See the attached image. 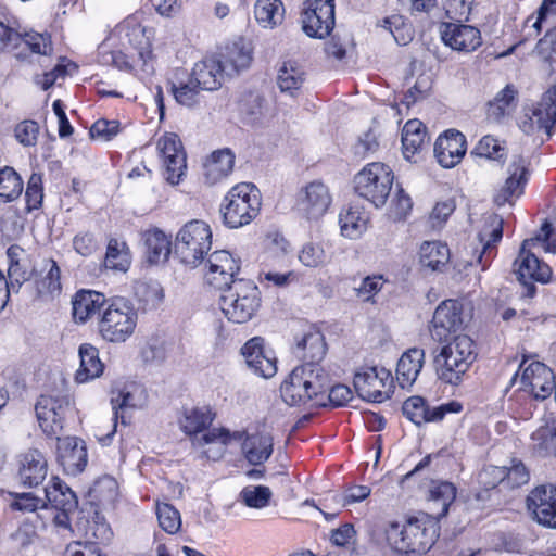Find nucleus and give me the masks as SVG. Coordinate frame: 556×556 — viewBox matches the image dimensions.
<instances>
[{
  "instance_id": "f257e3e1",
  "label": "nucleus",
  "mask_w": 556,
  "mask_h": 556,
  "mask_svg": "<svg viewBox=\"0 0 556 556\" xmlns=\"http://www.w3.org/2000/svg\"><path fill=\"white\" fill-rule=\"evenodd\" d=\"M207 264L205 281L222 291L219 305L227 319L237 324L252 319L261 306V292L252 280L235 278L240 270L239 261L220 250L208 256Z\"/></svg>"
},
{
  "instance_id": "f03ea898",
  "label": "nucleus",
  "mask_w": 556,
  "mask_h": 556,
  "mask_svg": "<svg viewBox=\"0 0 556 556\" xmlns=\"http://www.w3.org/2000/svg\"><path fill=\"white\" fill-rule=\"evenodd\" d=\"M439 519L426 513H419L400 526L391 522L386 529L388 544L396 552L422 554L428 552L439 536Z\"/></svg>"
},
{
  "instance_id": "7ed1b4c3",
  "label": "nucleus",
  "mask_w": 556,
  "mask_h": 556,
  "mask_svg": "<svg viewBox=\"0 0 556 556\" xmlns=\"http://www.w3.org/2000/svg\"><path fill=\"white\" fill-rule=\"evenodd\" d=\"M328 375L320 366L303 364L295 367L280 387L283 402L290 406L325 405Z\"/></svg>"
},
{
  "instance_id": "20e7f679",
  "label": "nucleus",
  "mask_w": 556,
  "mask_h": 556,
  "mask_svg": "<svg viewBox=\"0 0 556 556\" xmlns=\"http://www.w3.org/2000/svg\"><path fill=\"white\" fill-rule=\"evenodd\" d=\"M137 321L138 313L132 302L124 296H113L100 313L98 331L110 343H124L134 334Z\"/></svg>"
},
{
  "instance_id": "39448f33",
  "label": "nucleus",
  "mask_w": 556,
  "mask_h": 556,
  "mask_svg": "<svg viewBox=\"0 0 556 556\" xmlns=\"http://www.w3.org/2000/svg\"><path fill=\"white\" fill-rule=\"evenodd\" d=\"M475 348L473 340L466 334L456 336L452 342L442 346L433 361L439 379L458 384L476 359Z\"/></svg>"
},
{
  "instance_id": "423d86ee",
  "label": "nucleus",
  "mask_w": 556,
  "mask_h": 556,
  "mask_svg": "<svg viewBox=\"0 0 556 556\" xmlns=\"http://www.w3.org/2000/svg\"><path fill=\"white\" fill-rule=\"evenodd\" d=\"M260 190L250 182L232 187L220 205L224 224L229 228L245 226L254 219L261 210Z\"/></svg>"
},
{
  "instance_id": "0eeeda50",
  "label": "nucleus",
  "mask_w": 556,
  "mask_h": 556,
  "mask_svg": "<svg viewBox=\"0 0 556 556\" xmlns=\"http://www.w3.org/2000/svg\"><path fill=\"white\" fill-rule=\"evenodd\" d=\"M212 245V231L210 226L199 219L186 223L178 231L174 244V252L180 262L197 267L207 254Z\"/></svg>"
},
{
  "instance_id": "6e6552de",
  "label": "nucleus",
  "mask_w": 556,
  "mask_h": 556,
  "mask_svg": "<svg viewBox=\"0 0 556 556\" xmlns=\"http://www.w3.org/2000/svg\"><path fill=\"white\" fill-rule=\"evenodd\" d=\"M393 180V172L388 165L374 162L355 175L354 189L359 197L369 201L375 207H381L390 195Z\"/></svg>"
},
{
  "instance_id": "1a4fd4ad",
  "label": "nucleus",
  "mask_w": 556,
  "mask_h": 556,
  "mask_svg": "<svg viewBox=\"0 0 556 556\" xmlns=\"http://www.w3.org/2000/svg\"><path fill=\"white\" fill-rule=\"evenodd\" d=\"M72 399L67 394L41 395L35 405L39 426L47 437L59 435L66 414L71 410Z\"/></svg>"
},
{
  "instance_id": "9d476101",
  "label": "nucleus",
  "mask_w": 556,
  "mask_h": 556,
  "mask_svg": "<svg viewBox=\"0 0 556 556\" xmlns=\"http://www.w3.org/2000/svg\"><path fill=\"white\" fill-rule=\"evenodd\" d=\"M301 13L304 34L311 38L324 39L334 27V0H306Z\"/></svg>"
},
{
  "instance_id": "9b49d317",
  "label": "nucleus",
  "mask_w": 556,
  "mask_h": 556,
  "mask_svg": "<svg viewBox=\"0 0 556 556\" xmlns=\"http://www.w3.org/2000/svg\"><path fill=\"white\" fill-rule=\"evenodd\" d=\"M353 382L359 397L381 403L390 397L393 378L384 368L367 367L355 374Z\"/></svg>"
},
{
  "instance_id": "f8f14e48",
  "label": "nucleus",
  "mask_w": 556,
  "mask_h": 556,
  "mask_svg": "<svg viewBox=\"0 0 556 556\" xmlns=\"http://www.w3.org/2000/svg\"><path fill=\"white\" fill-rule=\"evenodd\" d=\"M464 325L463 304L458 300H445L433 313L430 333L434 340L443 342L463 329Z\"/></svg>"
},
{
  "instance_id": "ddd939ff",
  "label": "nucleus",
  "mask_w": 556,
  "mask_h": 556,
  "mask_svg": "<svg viewBox=\"0 0 556 556\" xmlns=\"http://www.w3.org/2000/svg\"><path fill=\"white\" fill-rule=\"evenodd\" d=\"M84 535L86 541L68 544L63 556H106L99 543L110 541L112 531L102 517L97 515L91 521L86 520Z\"/></svg>"
},
{
  "instance_id": "4468645a",
  "label": "nucleus",
  "mask_w": 556,
  "mask_h": 556,
  "mask_svg": "<svg viewBox=\"0 0 556 556\" xmlns=\"http://www.w3.org/2000/svg\"><path fill=\"white\" fill-rule=\"evenodd\" d=\"M463 405L459 402L451 401L439 406H430L421 396L408 397L402 406L404 416L417 426L426 422L441 421L446 414L459 413Z\"/></svg>"
},
{
  "instance_id": "2eb2a0df",
  "label": "nucleus",
  "mask_w": 556,
  "mask_h": 556,
  "mask_svg": "<svg viewBox=\"0 0 556 556\" xmlns=\"http://www.w3.org/2000/svg\"><path fill=\"white\" fill-rule=\"evenodd\" d=\"M526 503L538 523L556 529V485L543 484L534 488L527 496Z\"/></svg>"
},
{
  "instance_id": "dca6fc26",
  "label": "nucleus",
  "mask_w": 556,
  "mask_h": 556,
  "mask_svg": "<svg viewBox=\"0 0 556 556\" xmlns=\"http://www.w3.org/2000/svg\"><path fill=\"white\" fill-rule=\"evenodd\" d=\"M157 150L163 159L166 170V180L172 185L179 184L187 168L186 153L180 138L169 132L157 141Z\"/></svg>"
},
{
  "instance_id": "f3484780",
  "label": "nucleus",
  "mask_w": 556,
  "mask_h": 556,
  "mask_svg": "<svg viewBox=\"0 0 556 556\" xmlns=\"http://www.w3.org/2000/svg\"><path fill=\"white\" fill-rule=\"evenodd\" d=\"M48 504L58 510L54 522L59 527L68 528L71 515L78 506L75 493L59 478H53L51 484L45 488Z\"/></svg>"
},
{
  "instance_id": "a211bd4d",
  "label": "nucleus",
  "mask_w": 556,
  "mask_h": 556,
  "mask_svg": "<svg viewBox=\"0 0 556 556\" xmlns=\"http://www.w3.org/2000/svg\"><path fill=\"white\" fill-rule=\"evenodd\" d=\"M331 200L328 187L316 180L307 184L300 191L296 206L307 219H317L328 211Z\"/></svg>"
},
{
  "instance_id": "6ab92c4d",
  "label": "nucleus",
  "mask_w": 556,
  "mask_h": 556,
  "mask_svg": "<svg viewBox=\"0 0 556 556\" xmlns=\"http://www.w3.org/2000/svg\"><path fill=\"white\" fill-rule=\"evenodd\" d=\"M58 440L56 445V459L62 466L63 470L76 476L80 473L88 460L87 448L84 440L76 437H55Z\"/></svg>"
},
{
  "instance_id": "aec40b11",
  "label": "nucleus",
  "mask_w": 556,
  "mask_h": 556,
  "mask_svg": "<svg viewBox=\"0 0 556 556\" xmlns=\"http://www.w3.org/2000/svg\"><path fill=\"white\" fill-rule=\"evenodd\" d=\"M466 151V138L456 129L446 130L438 137L434 143V155L444 168H452L460 163Z\"/></svg>"
},
{
  "instance_id": "412c9836",
  "label": "nucleus",
  "mask_w": 556,
  "mask_h": 556,
  "mask_svg": "<svg viewBox=\"0 0 556 556\" xmlns=\"http://www.w3.org/2000/svg\"><path fill=\"white\" fill-rule=\"evenodd\" d=\"M248 366L264 378L273 377L277 371L276 357L270 351H265L264 339L254 337L241 349Z\"/></svg>"
},
{
  "instance_id": "4be33fe9",
  "label": "nucleus",
  "mask_w": 556,
  "mask_h": 556,
  "mask_svg": "<svg viewBox=\"0 0 556 556\" xmlns=\"http://www.w3.org/2000/svg\"><path fill=\"white\" fill-rule=\"evenodd\" d=\"M440 33L443 42L458 51H473L482 42L480 30L470 25L444 23Z\"/></svg>"
},
{
  "instance_id": "5701e85b",
  "label": "nucleus",
  "mask_w": 556,
  "mask_h": 556,
  "mask_svg": "<svg viewBox=\"0 0 556 556\" xmlns=\"http://www.w3.org/2000/svg\"><path fill=\"white\" fill-rule=\"evenodd\" d=\"M533 240H525L521 244L518 258L515 261V273L519 281L525 279L547 282L552 270L546 263L541 262L533 253L530 247Z\"/></svg>"
},
{
  "instance_id": "b1692460",
  "label": "nucleus",
  "mask_w": 556,
  "mask_h": 556,
  "mask_svg": "<svg viewBox=\"0 0 556 556\" xmlns=\"http://www.w3.org/2000/svg\"><path fill=\"white\" fill-rule=\"evenodd\" d=\"M18 478L21 483L27 488L39 485L46 478L48 464L38 450L26 452L20 462Z\"/></svg>"
},
{
  "instance_id": "393cba45",
  "label": "nucleus",
  "mask_w": 556,
  "mask_h": 556,
  "mask_svg": "<svg viewBox=\"0 0 556 556\" xmlns=\"http://www.w3.org/2000/svg\"><path fill=\"white\" fill-rule=\"evenodd\" d=\"M527 162L521 155H515L508 167V177L504 187L494 197V202L502 206L509 202L514 195H519L522 192L523 186L527 182Z\"/></svg>"
},
{
  "instance_id": "a878e982",
  "label": "nucleus",
  "mask_w": 556,
  "mask_h": 556,
  "mask_svg": "<svg viewBox=\"0 0 556 556\" xmlns=\"http://www.w3.org/2000/svg\"><path fill=\"white\" fill-rule=\"evenodd\" d=\"M109 304V299L101 292L79 290L73 300V316L75 320L85 323L94 315L100 318L101 311Z\"/></svg>"
},
{
  "instance_id": "bb28decb",
  "label": "nucleus",
  "mask_w": 556,
  "mask_h": 556,
  "mask_svg": "<svg viewBox=\"0 0 556 556\" xmlns=\"http://www.w3.org/2000/svg\"><path fill=\"white\" fill-rule=\"evenodd\" d=\"M226 76L223 65L217 59L208 58L195 63L191 77L201 90L213 91L222 87Z\"/></svg>"
},
{
  "instance_id": "cd10ccee",
  "label": "nucleus",
  "mask_w": 556,
  "mask_h": 556,
  "mask_svg": "<svg viewBox=\"0 0 556 556\" xmlns=\"http://www.w3.org/2000/svg\"><path fill=\"white\" fill-rule=\"evenodd\" d=\"M273 438L266 432L247 434L242 442L245 459L254 466L264 464L273 454Z\"/></svg>"
},
{
  "instance_id": "c85d7f7f",
  "label": "nucleus",
  "mask_w": 556,
  "mask_h": 556,
  "mask_svg": "<svg viewBox=\"0 0 556 556\" xmlns=\"http://www.w3.org/2000/svg\"><path fill=\"white\" fill-rule=\"evenodd\" d=\"M425 363V351L408 349L397 362L396 379L402 388L410 387L417 379Z\"/></svg>"
},
{
  "instance_id": "c756f323",
  "label": "nucleus",
  "mask_w": 556,
  "mask_h": 556,
  "mask_svg": "<svg viewBox=\"0 0 556 556\" xmlns=\"http://www.w3.org/2000/svg\"><path fill=\"white\" fill-rule=\"evenodd\" d=\"M235 159V153L228 148L214 151L204 164L206 182L215 185L229 176L233 169Z\"/></svg>"
},
{
  "instance_id": "7c9ffc66",
  "label": "nucleus",
  "mask_w": 556,
  "mask_h": 556,
  "mask_svg": "<svg viewBox=\"0 0 556 556\" xmlns=\"http://www.w3.org/2000/svg\"><path fill=\"white\" fill-rule=\"evenodd\" d=\"M218 61L223 65L226 76L232 77L250 66L252 51L242 41H237L225 48V52Z\"/></svg>"
},
{
  "instance_id": "2f4dec72",
  "label": "nucleus",
  "mask_w": 556,
  "mask_h": 556,
  "mask_svg": "<svg viewBox=\"0 0 556 556\" xmlns=\"http://www.w3.org/2000/svg\"><path fill=\"white\" fill-rule=\"evenodd\" d=\"M429 143L426 126L419 119H409L402 129L403 154L409 160Z\"/></svg>"
},
{
  "instance_id": "473e14b6",
  "label": "nucleus",
  "mask_w": 556,
  "mask_h": 556,
  "mask_svg": "<svg viewBox=\"0 0 556 556\" xmlns=\"http://www.w3.org/2000/svg\"><path fill=\"white\" fill-rule=\"evenodd\" d=\"M80 366L75 375L78 383H85L101 376L104 369L103 363L99 358V351L91 344H81L79 346Z\"/></svg>"
},
{
  "instance_id": "72a5a7b5",
  "label": "nucleus",
  "mask_w": 556,
  "mask_h": 556,
  "mask_svg": "<svg viewBox=\"0 0 556 556\" xmlns=\"http://www.w3.org/2000/svg\"><path fill=\"white\" fill-rule=\"evenodd\" d=\"M214 416L215 415L207 406L185 409L184 417L180 419V428L185 433L193 435V445L199 446L194 440L195 438H201V435L198 434L211 426L214 420Z\"/></svg>"
},
{
  "instance_id": "f704fd0d",
  "label": "nucleus",
  "mask_w": 556,
  "mask_h": 556,
  "mask_svg": "<svg viewBox=\"0 0 556 556\" xmlns=\"http://www.w3.org/2000/svg\"><path fill=\"white\" fill-rule=\"evenodd\" d=\"M111 405L113 409V426L112 429L103 435H99L98 440L102 445H109L114 437L117 428V422L121 420L123 425H126L124 410L126 408L137 407V403L134 401V395L130 391L119 390L116 393L112 392Z\"/></svg>"
},
{
  "instance_id": "c9c22d12",
  "label": "nucleus",
  "mask_w": 556,
  "mask_h": 556,
  "mask_svg": "<svg viewBox=\"0 0 556 556\" xmlns=\"http://www.w3.org/2000/svg\"><path fill=\"white\" fill-rule=\"evenodd\" d=\"M298 354L305 361V364L319 366V362L326 355V343L319 331L306 332L296 344Z\"/></svg>"
},
{
  "instance_id": "e433bc0d",
  "label": "nucleus",
  "mask_w": 556,
  "mask_h": 556,
  "mask_svg": "<svg viewBox=\"0 0 556 556\" xmlns=\"http://www.w3.org/2000/svg\"><path fill=\"white\" fill-rule=\"evenodd\" d=\"M368 217L357 206H349L339 215L341 233L349 239L359 238L367 228Z\"/></svg>"
},
{
  "instance_id": "4c0bfd02",
  "label": "nucleus",
  "mask_w": 556,
  "mask_h": 556,
  "mask_svg": "<svg viewBox=\"0 0 556 556\" xmlns=\"http://www.w3.org/2000/svg\"><path fill=\"white\" fill-rule=\"evenodd\" d=\"M254 15L264 28H274L285 18V5L281 0H257L254 5Z\"/></svg>"
},
{
  "instance_id": "58836bf2",
  "label": "nucleus",
  "mask_w": 556,
  "mask_h": 556,
  "mask_svg": "<svg viewBox=\"0 0 556 556\" xmlns=\"http://www.w3.org/2000/svg\"><path fill=\"white\" fill-rule=\"evenodd\" d=\"M518 90L511 84L506 85L496 93L494 99L489 102L488 115L490 118L500 121L505 115L510 114L517 106Z\"/></svg>"
},
{
  "instance_id": "ea45409f",
  "label": "nucleus",
  "mask_w": 556,
  "mask_h": 556,
  "mask_svg": "<svg viewBox=\"0 0 556 556\" xmlns=\"http://www.w3.org/2000/svg\"><path fill=\"white\" fill-rule=\"evenodd\" d=\"M533 452L540 457L556 456V419L538 428L531 437Z\"/></svg>"
},
{
  "instance_id": "a19ab883",
  "label": "nucleus",
  "mask_w": 556,
  "mask_h": 556,
  "mask_svg": "<svg viewBox=\"0 0 556 556\" xmlns=\"http://www.w3.org/2000/svg\"><path fill=\"white\" fill-rule=\"evenodd\" d=\"M420 263L432 270H441L450 260V249L439 241H426L421 244Z\"/></svg>"
},
{
  "instance_id": "79ce46f5",
  "label": "nucleus",
  "mask_w": 556,
  "mask_h": 556,
  "mask_svg": "<svg viewBox=\"0 0 556 556\" xmlns=\"http://www.w3.org/2000/svg\"><path fill=\"white\" fill-rule=\"evenodd\" d=\"M305 81L304 71L294 62L288 61L278 71L277 85L281 92L294 96Z\"/></svg>"
},
{
  "instance_id": "37998d69",
  "label": "nucleus",
  "mask_w": 556,
  "mask_h": 556,
  "mask_svg": "<svg viewBox=\"0 0 556 556\" xmlns=\"http://www.w3.org/2000/svg\"><path fill=\"white\" fill-rule=\"evenodd\" d=\"M42 277L36 281V288L39 295H54L61 291V270L56 262L47 260L41 269Z\"/></svg>"
},
{
  "instance_id": "c03bdc74",
  "label": "nucleus",
  "mask_w": 556,
  "mask_h": 556,
  "mask_svg": "<svg viewBox=\"0 0 556 556\" xmlns=\"http://www.w3.org/2000/svg\"><path fill=\"white\" fill-rule=\"evenodd\" d=\"M144 242L150 263H157L161 258L166 260L168 257L170 253V240L163 231L159 229L147 231Z\"/></svg>"
},
{
  "instance_id": "a18cd8bd",
  "label": "nucleus",
  "mask_w": 556,
  "mask_h": 556,
  "mask_svg": "<svg viewBox=\"0 0 556 556\" xmlns=\"http://www.w3.org/2000/svg\"><path fill=\"white\" fill-rule=\"evenodd\" d=\"M104 265L106 268L126 271L130 265V255L125 242L110 239L106 248Z\"/></svg>"
},
{
  "instance_id": "49530a36",
  "label": "nucleus",
  "mask_w": 556,
  "mask_h": 556,
  "mask_svg": "<svg viewBox=\"0 0 556 556\" xmlns=\"http://www.w3.org/2000/svg\"><path fill=\"white\" fill-rule=\"evenodd\" d=\"M23 191V180L11 167L0 170V198L10 202L17 199Z\"/></svg>"
},
{
  "instance_id": "de8ad7c7",
  "label": "nucleus",
  "mask_w": 556,
  "mask_h": 556,
  "mask_svg": "<svg viewBox=\"0 0 556 556\" xmlns=\"http://www.w3.org/2000/svg\"><path fill=\"white\" fill-rule=\"evenodd\" d=\"M271 496V490L265 485H248L239 494L240 501L245 506L256 509L268 506Z\"/></svg>"
},
{
  "instance_id": "09e8293b",
  "label": "nucleus",
  "mask_w": 556,
  "mask_h": 556,
  "mask_svg": "<svg viewBox=\"0 0 556 556\" xmlns=\"http://www.w3.org/2000/svg\"><path fill=\"white\" fill-rule=\"evenodd\" d=\"M455 497L456 488L451 482L442 481L431 488L430 500L433 504H438L441 507V510L435 516L438 519L447 514L448 507L454 502Z\"/></svg>"
},
{
  "instance_id": "8fccbe9b",
  "label": "nucleus",
  "mask_w": 556,
  "mask_h": 556,
  "mask_svg": "<svg viewBox=\"0 0 556 556\" xmlns=\"http://www.w3.org/2000/svg\"><path fill=\"white\" fill-rule=\"evenodd\" d=\"M535 53L549 72L556 71V27L548 30L535 46Z\"/></svg>"
},
{
  "instance_id": "3c124183",
  "label": "nucleus",
  "mask_w": 556,
  "mask_h": 556,
  "mask_svg": "<svg viewBox=\"0 0 556 556\" xmlns=\"http://www.w3.org/2000/svg\"><path fill=\"white\" fill-rule=\"evenodd\" d=\"M247 434H249L247 431H235L231 433L225 428H214L201 434V438H195L194 442H197L199 446L215 442H220L223 446H226L232 440L243 441Z\"/></svg>"
},
{
  "instance_id": "603ef678",
  "label": "nucleus",
  "mask_w": 556,
  "mask_h": 556,
  "mask_svg": "<svg viewBox=\"0 0 556 556\" xmlns=\"http://www.w3.org/2000/svg\"><path fill=\"white\" fill-rule=\"evenodd\" d=\"M156 515L159 525L165 532L174 534L180 529V514L173 505L167 503L157 504Z\"/></svg>"
},
{
  "instance_id": "864d4df0",
  "label": "nucleus",
  "mask_w": 556,
  "mask_h": 556,
  "mask_svg": "<svg viewBox=\"0 0 556 556\" xmlns=\"http://www.w3.org/2000/svg\"><path fill=\"white\" fill-rule=\"evenodd\" d=\"M136 298L147 308L156 307L163 300V290L156 282H142L136 287Z\"/></svg>"
},
{
  "instance_id": "5fc2aeb1",
  "label": "nucleus",
  "mask_w": 556,
  "mask_h": 556,
  "mask_svg": "<svg viewBox=\"0 0 556 556\" xmlns=\"http://www.w3.org/2000/svg\"><path fill=\"white\" fill-rule=\"evenodd\" d=\"M488 223L490 227H492L491 231L488 233L489 239L484 242L485 236L483 232L479 235L481 243H483V251L478 257V262L482 263L483 254L491 253L494 249V244L497 243L503 237V219L495 214H492L488 217Z\"/></svg>"
},
{
  "instance_id": "6e6d98bb",
  "label": "nucleus",
  "mask_w": 556,
  "mask_h": 556,
  "mask_svg": "<svg viewBox=\"0 0 556 556\" xmlns=\"http://www.w3.org/2000/svg\"><path fill=\"white\" fill-rule=\"evenodd\" d=\"M528 388L536 400H545L553 391L556 392V378L552 369L547 367V372L540 374Z\"/></svg>"
},
{
  "instance_id": "4d7b16f0",
  "label": "nucleus",
  "mask_w": 556,
  "mask_h": 556,
  "mask_svg": "<svg viewBox=\"0 0 556 556\" xmlns=\"http://www.w3.org/2000/svg\"><path fill=\"white\" fill-rule=\"evenodd\" d=\"M299 261L306 267H318L328 262V256L319 243H306L299 252Z\"/></svg>"
},
{
  "instance_id": "13d9d810",
  "label": "nucleus",
  "mask_w": 556,
  "mask_h": 556,
  "mask_svg": "<svg viewBox=\"0 0 556 556\" xmlns=\"http://www.w3.org/2000/svg\"><path fill=\"white\" fill-rule=\"evenodd\" d=\"M201 90L194 79L191 77L186 84H179L178 86L174 83L170 85V91L173 92L176 101L186 106H193L198 103V94Z\"/></svg>"
},
{
  "instance_id": "bf43d9fd",
  "label": "nucleus",
  "mask_w": 556,
  "mask_h": 556,
  "mask_svg": "<svg viewBox=\"0 0 556 556\" xmlns=\"http://www.w3.org/2000/svg\"><path fill=\"white\" fill-rule=\"evenodd\" d=\"M504 148L492 136H484L471 151L472 155L500 161L503 157Z\"/></svg>"
},
{
  "instance_id": "052dcab7",
  "label": "nucleus",
  "mask_w": 556,
  "mask_h": 556,
  "mask_svg": "<svg viewBox=\"0 0 556 556\" xmlns=\"http://www.w3.org/2000/svg\"><path fill=\"white\" fill-rule=\"evenodd\" d=\"M31 52L48 55L52 51L51 39L48 34L27 31L22 35V39Z\"/></svg>"
},
{
  "instance_id": "680f3d73",
  "label": "nucleus",
  "mask_w": 556,
  "mask_h": 556,
  "mask_svg": "<svg viewBox=\"0 0 556 556\" xmlns=\"http://www.w3.org/2000/svg\"><path fill=\"white\" fill-rule=\"evenodd\" d=\"M14 132L16 140L21 144L25 147H33L37 143L39 125L35 121H23L16 125Z\"/></svg>"
},
{
  "instance_id": "e2e57ef3",
  "label": "nucleus",
  "mask_w": 556,
  "mask_h": 556,
  "mask_svg": "<svg viewBox=\"0 0 556 556\" xmlns=\"http://www.w3.org/2000/svg\"><path fill=\"white\" fill-rule=\"evenodd\" d=\"M526 359L522 361V363L519 365V370L514 375L511 379V383H515L519 371L522 370L521 377H520V383L522 388H528V386L531 384V382L534 381V379L540 376V374L547 372V366L541 362H531L528 366L526 365Z\"/></svg>"
},
{
  "instance_id": "0e129e2a",
  "label": "nucleus",
  "mask_w": 556,
  "mask_h": 556,
  "mask_svg": "<svg viewBox=\"0 0 556 556\" xmlns=\"http://www.w3.org/2000/svg\"><path fill=\"white\" fill-rule=\"evenodd\" d=\"M119 132V122L116 119H98L90 127L89 134L92 138L109 141Z\"/></svg>"
},
{
  "instance_id": "69168bd1",
  "label": "nucleus",
  "mask_w": 556,
  "mask_h": 556,
  "mask_svg": "<svg viewBox=\"0 0 556 556\" xmlns=\"http://www.w3.org/2000/svg\"><path fill=\"white\" fill-rule=\"evenodd\" d=\"M25 198L28 210L38 208L42 202V181L41 176L33 174L28 180L25 191Z\"/></svg>"
},
{
  "instance_id": "338daca9",
  "label": "nucleus",
  "mask_w": 556,
  "mask_h": 556,
  "mask_svg": "<svg viewBox=\"0 0 556 556\" xmlns=\"http://www.w3.org/2000/svg\"><path fill=\"white\" fill-rule=\"evenodd\" d=\"M370 492L371 490L367 485H354L346 489L344 493L334 495L333 500L342 506H346L364 501L369 496Z\"/></svg>"
},
{
  "instance_id": "774afa93",
  "label": "nucleus",
  "mask_w": 556,
  "mask_h": 556,
  "mask_svg": "<svg viewBox=\"0 0 556 556\" xmlns=\"http://www.w3.org/2000/svg\"><path fill=\"white\" fill-rule=\"evenodd\" d=\"M260 276L262 281H268L278 288L288 287L289 285L298 282L299 280L298 275L293 270L283 274L274 270H262Z\"/></svg>"
}]
</instances>
